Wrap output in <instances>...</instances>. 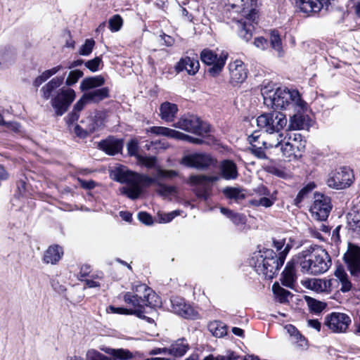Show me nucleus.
I'll list each match as a JSON object with an SVG mask.
<instances>
[{"label":"nucleus","mask_w":360,"mask_h":360,"mask_svg":"<svg viewBox=\"0 0 360 360\" xmlns=\"http://www.w3.org/2000/svg\"><path fill=\"white\" fill-rule=\"evenodd\" d=\"M123 300L126 304L129 307L130 314H134L140 319H145L143 315L145 307H148L143 300L139 299L134 294L127 292L124 294Z\"/></svg>","instance_id":"20"},{"label":"nucleus","mask_w":360,"mask_h":360,"mask_svg":"<svg viewBox=\"0 0 360 360\" xmlns=\"http://www.w3.org/2000/svg\"><path fill=\"white\" fill-rule=\"evenodd\" d=\"M219 169L221 175L224 179H236L238 177L236 165L231 160H226L221 162Z\"/></svg>","instance_id":"28"},{"label":"nucleus","mask_w":360,"mask_h":360,"mask_svg":"<svg viewBox=\"0 0 360 360\" xmlns=\"http://www.w3.org/2000/svg\"><path fill=\"white\" fill-rule=\"evenodd\" d=\"M86 360H110L108 357L95 349H90L86 352Z\"/></svg>","instance_id":"56"},{"label":"nucleus","mask_w":360,"mask_h":360,"mask_svg":"<svg viewBox=\"0 0 360 360\" xmlns=\"http://www.w3.org/2000/svg\"><path fill=\"white\" fill-rule=\"evenodd\" d=\"M94 44H95V41L93 39H86L85 41L84 44L79 49V54L82 55V56L89 55L93 50Z\"/></svg>","instance_id":"55"},{"label":"nucleus","mask_w":360,"mask_h":360,"mask_svg":"<svg viewBox=\"0 0 360 360\" xmlns=\"http://www.w3.org/2000/svg\"><path fill=\"white\" fill-rule=\"evenodd\" d=\"M157 174L156 176L158 181L161 179H172L178 175L175 170H166L161 169L160 167H155Z\"/></svg>","instance_id":"46"},{"label":"nucleus","mask_w":360,"mask_h":360,"mask_svg":"<svg viewBox=\"0 0 360 360\" xmlns=\"http://www.w3.org/2000/svg\"><path fill=\"white\" fill-rule=\"evenodd\" d=\"M229 218L236 225L244 224L245 223V217L243 214L232 212Z\"/></svg>","instance_id":"58"},{"label":"nucleus","mask_w":360,"mask_h":360,"mask_svg":"<svg viewBox=\"0 0 360 360\" xmlns=\"http://www.w3.org/2000/svg\"><path fill=\"white\" fill-rule=\"evenodd\" d=\"M295 264L293 262H288L281 279L282 284L286 287L291 288L295 281Z\"/></svg>","instance_id":"36"},{"label":"nucleus","mask_w":360,"mask_h":360,"mask_svg":"<svg viewBox=\"0 0 360 360\" xmlns=\"http://www.w3.org/2000/svg\"><path fill=\"white\" fill-rule=\"evenodd\" d=\"M101 63V59L99 57H96L92 60H88L85 63V66L89 69L91 72H96L98 70V67Z\"/></svg>","instance_id":"57"},{"label":"nucleus","mask_w":360,"mask_h":360,"mask_svg":"<svg viewBox=\"0 0 360 360\" xmlns=\"http://www.w3.org/2000/svg\"><path fill=\"white\" fill-rule=\"evenodd\" d=\"M300 135L294 134L293 139L290 136L281 144L282 156L288 161H292L301 156L300 148L303 147L300 143Z\"/></svg>","instance_id":"13"},{"label":"nucleus","mask_w":360,"mask_h":360,"mask_svg":"<svg viewBox=\"0 0 360 360\" xmlns=\"http://www.w3.org/2000/svg\"><path fill=\"white\" fill-rule=\"evenodd\" d=\"M297 111V114L291 117L290 120L289 128L292 130H301L307 129L309 126V119L308 116L304 115L301 112L306 111Z\"/></svg>","instance_id":"29"},{"label":"nucleus","mask_w":360,"mask_h":360,"mask_svg":"<svg viewBox=\"0 0 360 360\" xmlns=\"http://www.w3.org/2000/svg\"><path fill=\"white\" fill-rule=\"evenodd\" d=\"M301 271L309 275H319L326 272L331 266L328 253L321 248L302 250L297 256Z\"/></svg>","instance_id":"5"},{"label":"nucleus","mask_w":360,"mask_h":360,"mask_svg":"<svg viewBox=\"0 0 360 360\" xmlns=\"http://www.w3.org/2000/svg\"><path fill=\"white\" fill-rule=\"evenodd\" d=\"M122 146V141L114 138H109L98 143L99 148L110 155H114L119 153L121 151Z\"/></svg>","instance_id":"25"},{"label":"nucleus","mask_w":360,"mask_h":360,"mask_svg":"<svg viewBox=\"0 0 360 360\" xmlns=\"http://www.w3.org/2000/svg\"><path fill=\"white\" fill-rule=\"evenodd\" d=\"M224 195L231 200L238 201L245 198L243 190L238 187H226L222 191Z\"/></svg>","instance_id":"41"},{"label":"nucleus","mask_w":360,"mask_h":360,"mask_svg":"<svg viewBox=\"0 0 360 360\" xmlns=\"http://www.w3.org/2000/svg\"><path fill=\"white\" fill-rule=\"evenodd\" d=\"M239 356L232 351H227L224 355H219L214 357L213 355H209L203 360H238Z\"/></svg>","instance_id":"51"},{"label":"nucleus","mask_w":360,"mask_h":360,"mask_svg":"<svg viewBox=\"0 0 360 360\" xmlns=\"http://www.w3.org/2000/svg\"><path fill=\"white\" fill-rule=\"evenodd\" d=\"M157 186L156 192L164 197H168L176 193V188L175 186L162 184L160 181H158Z\"/></svg>","instance_id":"44"},{"label":"nucleus","mask_w":360,"mask_h":360,"mask_svg":"<svg viewBox=\"0 0 360 360\" xmlns=\"http://www.w3.org/2000/svg\"><path fill=\"white\" fill-rule=\"evenodd\" d=\"M131 294H134L139 299L143 300L148 307H155L160 304L158 295L144 283H137L133 285Z\"/></svg>","instance_id":"14"},{"label":"nucleus","mask_w":360,"mask_h":360,"mask_svg":"<svg viewBox=\"0 0 360 360\" xmlns=\"http://www.w3.org/2000/svg\"><path fill=\"white\" fill-rule=\"evenodd\" d=\"M83 72L79 70H74L70 71L65 80V84L67 86H71L75 84L78 80L82 77Z\"/></svg>","instance_id":"48"},{"label":"nucleus","mask_w":360,"mask_h":360,"mask_svg":"<svg viewBox=\"0 0 360 360\" xmlns=\"http://www.w3.org/2000/svg\"><path fill=\"white\" fill-rule=\"evenodd\" d=\"M306 286L316 292L330 293L338 286V281L335 278H311L306 281Z\"/></svg>","instance_id":"17"},{"label":"nucleus","mask_w":360,"mask_h":360,"mask_svg":"<svg viewBox=\"0 0 360 360\" xmlns=\"http://www.w3.org/2000/svg\"><path fill=\"white\" fill-rule=\"evenodd\" d=\"M138 163L144 165L147 168L155 167L157 158L153 156L137 155Z\"/></svg>","instance_id":"50"},{"label":"nucleus","mask_w":360,"mask_h":360,"mask_svg":"<svg viewBox=\"0 0 360 360\" xmlns=\"http://www.w3.org/2000/svg\"><path fill=\"white\" fill-rule=\"evenodd\" d=\"M148 131L156 135L175 139L177 131L165 127H152Z\"/></svg>","instance_id":"42"},{"label":"nucleus","mask_w":360,"mask_h":360,"mask_svg":"<svg viewBox=\"0 0 360 360\" xmlns=\"http://www.w3.org/2000/svg\"><path fill=\"white\" fill-rule=\"evenodd\" d=\"M63 82V76L55 77L41 89L42 98L45 100L51 98L53 108L55 110L56 115L60 116L67 112L76 96L75 91L68 87H62L57 91Z\"/></svg>","instance_id":"3"},{"label":"nucleus","mask_w":360,"mask_h":360,"mask_svg":"<svg viewBox=\"0 0 360 360\" xmlns=\"http://www.w3.org/2000/svg\"><path fill=\"white\" fill-rule=\"evenodd\" d=\"M332 209L329 197L319 193L314 194V200L310 207L311 217L318 221L326 220Z\"/></svg>","instance_id":"10"},{"label":"nucleus","mask_w":360,"mask_h":360,"mask_svg":"<svg viewBox=\"0 0 360 360\" xmlns=\"http://www.w3.org/2000/svg\"><path fill=\"white\" fill-rule=\"evenodd\" d=\"M105 83L104 78L101 76L90 77L84 79L80 83V89L82 91H87L91 89L101 86Z\"/></svg>","instance_id":"32"},{"label":"nucleus","mask_w":360,"mask_h":360,"mask_svg":"<svg viewBox=\"0 0 360 360\" xmlns=\"http://www.w3.org/2000/svg\"><path fill=\"white\" fill-rule=\"evenodd\" d=\"M107 311L113 314H130L129 309L123 307H115L113 306L108 307Z\"/></svg>","instance_id":"62"},{"label":"nucleus","mask_w":360,"mask_h":360,"mask_svg":"<svg viewBox=\"0 0 360 360\" xmlns=\"http://www.w3.org/2000/svg\"><path fill=\"white\" fill-rule=\"evenodd\" d=\"M307 302L310 310L316 314L322 311L326 307V303L318 301L314 298L308 297Z\"/></svg>","instance_id":"47"},{"label":"nucleus","mask_w":360,"mask_h":360,"mask_svg":"<svg viewBox=\"0 0 360 360\" xmlns=\"http://www.w3.org/2000/svg\"><path fill=\"white\" fill-rule=\"evenodd\" d=\"M275 200V198H268L267 196H263L259 199L251 200L250 203L255 207L262 206L264 207H270L274 205Z\"/></svg>","instance_id":"45"},{"label":"nucleus","mask_w":360,"mask_h":360,"mask_svg":"<svg viewBox=\"0 0 360 360\" xmlns=\"http://www.w3.org/2000/svg\"><path fill=\"white\" fill-rule=\"evenodd\" d=\"M217 180H219L218 176L193 175L189 178V183L197 186L196 195L199 198L206 200L209 196V191L212 183Z\"/></svg>","instance_id":"16"},{"label":"nucleus","mask_w":360,"mask_h":360,"mask_svg":"<svg viewBox=\"0 0 360 360\" xmlns=\"http://www.w3.org/2000/svg\"><path fill=\"white\" fill-rule=\"evenodd\" d=\"M272 290L279 302L284 303L288 302V297L290 295L289 291L281 288L278 283H274L273 285Z\"/></svg>","instance_id":"43"},{"label":"nucleus","mask_w":360,"mask_h":360,"mask_svg":"<svg viewBox=\"0 0 360 360\" xmlns=\"http://www.w3.org/2000/svg\"><path fill=\"white\" fill-rule=\"evenodd\" d=\"M160 117L167 122H172L178 112V107L175 103L168 101L162 103L160 106Z\"/></svg>","instance_id":"27"},{"label":"nucleus","mask_w":360,"mask_h":360,"mask_svg":"<svg viewBox=\"0 0 360 360\" xmlns=\"http://www.w3.org/2000/svg\"><path fill=\"white\" fill-rule=\"evenodd\" d=\"M231 14H240L241 18L237 19V26L240 37L248 41L252 38V22L257 13L252 8L250 0H228Z\"/></svg>","instance_id":"6"},{"label":"nucleus","mask_w":360,"mask_h":360,"mask_svg":"<svg viewBox=\"0 0 360 360\" xmlns=\"http://www.w3.org/2000/svg\"><path fill=\"white\" fill-rule=\"evenodd\" d=\"M229 82L233 85L243 83L248 77V70L244 63L236 60L229 64Z\"/></svg>","instance_id":"19"},{"label":"nucleus","mask_w":360,"mask_h":360,"mask_svg":"<svg viewBox=\"0 0 360 360\" xmlns=\"http://www.w3.org/2000/svg\"><path fill=\"white\" fill-rule=\"evenodd\" d=\"M270 44L271 48L277 52L278 57H283L284 51L282 46V41L278 32L276 30H271L270 32Z\"/></svg>","instance_id":"40"},{"label":"nucleus","mask_w":360,"mask_h":360,"mask_svg":"<svg viewBox=\"0 0 360 360\" xmlns=\"http://www.w3.org/2000/svg\"><path fill=\"white\" fill-rule=\"evenodd\" d=\"M63 69V65H56L55 67H53L49 70L44 71V72L46 75V76L47 77V78L49 79L51 77L55 75L56 74H57L58 72H60Z\"/></svg>","instance_id":"64"},{"label":"nucleus","mask_w":360,"mask_h":360,"mask_svg":"<svg viewBox=\"0 0 360 360\" xmlns=\"http://www.w3.org/2000/svg\"><path fill=\"white\" fill-rule=\"evenodd\" d=\"M354 180L352 171L347 167L340 168L333 173L327 180L329 187L336 189H343L349 187Z\"/></svg>","instance_id":"12"},{"label":"nucleus","mask_w":360,"mask_h":360,"mask_svg":"<svg viewBox=\"0 0 360 360\" xmlns=\"http://www.w3.org/2000/svg\"><path fill=\"white\" fill-rule=\"evenodd\" d=\"M181 163L190 167L203 169L214 163L212 157L205 153H195L182 158Z\"/></svg>","instance_id":"18"},{"label":"nucleus","mask_w":360,"mask_h":360,"mask_svg":"<svg viewBox=\"0 0 360 360\" xmlns=\"http://www.w3.org/2000/svg\"><path fill=\"white\" fill-rule=\"evenodd\" d=\"M290 340L292 344L300 349H303L307 347V339L303 335H302L299 331L295 335V336H292L290 338Z\"/></svg>","instance_id":"53"},{"label":"nucleus","mask_w":360,"mask_h":360,"mask_svg":"<svg viewBox=\"0 0 360 360\" xmlns=\"http://www.w3.org/2000/svg\"><path fill=\"white\" fill-rule=\"evenodd\" d=\"M254 44L256 47L261 49L262 50H264L268 46V41L264 37H257L254 41Z\"/></svg>","instance_id":"63"},{"label":"nucleus","mask_w":360,"mask_h":360,"mask_svg":"<svg viewBox=\"0 0 360 360\" xmlns=\"http://www.w3.org/2000/svg\"><path fill=\"white\" fill-rule=\"evenodd\" d=\"M188 348V344L183 339L179 340L171 345L169 351L174 356H182L186 353Z\"/></svg>","instance_id":"38"},{"label":"nucleus","mask_w":360,"mask_h":360,"mask_svg":"<svg viewBox=\"0 0 360 360\" xmlns=\"http://www.w3.org/2000/svg\"><path fill=\"white\" fill-rule=\"evenodd\" d=\"M63 255V251L60 246L51 245L45 251L43 260L46 264H55L61 259Z\"/></svg>","instance_id":"30"},{"label":"nucleus","mask_w":360,"mask_h":360,"mask_svg":"<svg viewBox=\"0 0 360 360\" xmlns=\"http://www.w3.org/2000/svg\"><path fill=\"white\" fill-rule=\"evenodd\" d=\"M105 353L112 356L115 359L129 360L133 358L132 353L125 349H112L105 347L101 349Z\"/></svg>","instance_id":"35"},{"label":"nucleus","mask_w":360,"mask_h":360,"mask_svg":"<svg viewBox=\"0 0 360 360\" xmlns=\"http://www.w3.org/2000/svg\"><path fill=\"white\" fill-rule=\"evenodd\" d=\"M175 139H179V140L186 141H188L189 143H192L194 144H202V143H204V141L202 139L195 138V137L191 136L189 135L185 134L182 132L178 131H176V135Z\"/></svg>","instance_id":"54"},{"label":"nucleus","mask_w":360,"mask_h":360,"mask_svg":"<svg viewBox=\"0 0 360 360\" xmlns=\"http://www.w3.org/2000/svg\"><path fill=\"white\" fill-rule=\"evenodd\" d=\"M338 283H341L340 290L343 292H349L352 288V283L348 279V276L342 266H338L334 273Z\"/></svg>","instance_id":"34"},{"label":"nucleus","mask_w":360,"mask_h":360,"mask_svg":"<svg viewBox=\"0 0 360 360\" xmlns=\"http://www.w3.org/2000/svg\"><path fill=\"white\" fill-rule=\"evenodd\" d=\"M274 247L279 252L276 255L272 250L266 249L263 252L253 254L250 264L258 274L264 275L267 278H272L284 264L285 257L295 245L293 238L288 237L282 239H274Z\"/></svg>","instance_id":"1"},{"label":"nucleus","mask_w":360,"mask_h":360,"mask_svg":"<svg viewBox=\"0 0 360 360\" xmlns=\"http://www.w3.org/2000/svg\"><path fill=\"white\" fill-rule=\"evenodd\" d=\"M89 103V101H88L85 94H84V95L80 98V99L74 105V111L75 112L81 111L84 108V106Z\"/></svg>","instance_id":"60"},{"label":"nucleus","mask_w":360,"mask_h":360,"mask_svg":"<svg viewBox=\"0 0 360 360\" xmlns=\"http://www.w3.org/2000/svg\"><path fill=\"white\" fill-rule=\"evenodd\" d=\"M256 121L257 126L264 129L266 132L283 130L287 124L285 115L277 111L262 114L257 118Z\"/></svg>","instance_id":"7"},{"label":"nucleus","mask_w":360,"mask_h":360,"mask_svg":"<svg viewBox=\"0 0 360 360\" xmlns=\"http://www.w3.org/2000/svg\"><path fill=\"white\" fill-rule=\"evenodd\" d=\"M347 224L349 230L360 234V210H352L347 214Z\"/></svg>","instance_id":"33"},{"label":"nucleus","mask_w":360,"mask_h":360,"mask_svg":"<svg viewBox=\"0 0 360 360\" xmlns=\"http://www.w3.org/2000/svg\"><path fill=\"white\" fill-rule=\"evenodd\" d=\"M200 64L197 59L185 57L180 60L176 65V70L179 72L186 70L189 75H195L199 70Z\"/></svg>","instance_id":"26"},{"label":"nucleus","mask_w":360,"mask_h":360,"mask_svg":"<svg viewBox=\"0 0 360 360\" xmlns=\"http://www.w3.org/2000/svg\"><path fill=\"white\" fill-rule=\"evenodd\" d=\"M174 127L199 136H204L210 131V125L194 115L181 117Z\"/></svg>","instance_id":"8"},{"label":"nucleus","mask_w":360,"mask_h":360,"mask_svg":"<svg viewBox=\"0 0 360 360\" xmlns=\"http://www.w3.org/2000/svg\"><path fill=\"white\" fill-rule=\"evenodd\" d=\"M172 309L174 313L186 319H195L198 313L189 304H186L181 297H174L171 300Z\"/></svg>","instance_id":"21"},{"label":"nucleus","mask_w":360,"mask_h":360,"mask_svg":"<svg viewBox=\"0 0 360 360\" xmlns=\"http://www.w3.org/2000/svg\"><path fill=\"white\" fill-rule=\"evenodd\" d=\"M85 95L89 103H98L109 96V90L104 87L85 93Z\"/></svg>","instance_id":"37"},{"label":"nucleus","mask_w":360,"mask_h":360,"mask_svg":"<svg viewBox=\"0 0 360 360\" xmlns=\"http://www.w3.org/2000/svg\"><path fill=\"white\" fill-rule=\"evenodd\" d=\"M344 260L351 274L360 277V248L349 243L347 250L344 255Z\"/></svg>","instance_id":"15"},{"label":"nucleus","mask_w":360,"mask_h":360,"mask_svg":"<svg viewBox=\"0 0 360 360\" xmlns=\"http://www.w3.org/2000/svg\"><path fill=\"white\" fill-rule=\"evenodd\" d=\"M109 28L111 32H115L119 31L123 25L122 18L120 15H114L109 19Z\"/></svg>","instance_id":"49"},{"label":"nucleus","mask_w":360,"mask_h":360,"mask_svg":"<svg viewBox=\"0 0 360 360\" xmlns=\"http://www.w3.org/2000/svg\"><path fill=\"white\" fill-rule=\"evenodd\" d=\"M180 214L179 211H173L167 214H160V222L167 223L171 221L175 217Z\"/></svg>","instance_id":"59"},{"label":"nucleus","mask_w":360,"mask_h":360,"mask_svg":"<svg viewBox=\"0 0 360 360\" xmlns=\"http://www.w3.org/2000/svg\"><path fill=\"white\" fill-rule=\"evenodd\" d=\"M115 179L120 183L127 184L120 189V192L131 200L139 197L143 187H147L152 184L157 185L158 183L156 176L150 177L146 174L134 172L124 167L119 168L117 170Z\"/></svg>","instance_id":"4"},{"label":"nucleus","mask_w":360,"mask_h":360,"mask_svg":"<svg viewBox=\"0 0 360 360\" xmlns=\"http://www.w3.org/2000/svg\"><path fill=\"white\" fill-rule=\"evenodd\" d=\"M261 136L257 132L253 133L248 136V141L251 145L250 150L255 156L261 159L266 158V154L262 148L264 147L261 143Z\"/></svg>","instance_id":"31"},{"label":"nucleus","mask_w":360,"mask_h":360,"mask_svg":"<svg viewBox=\"0 0 360 360\" xmlns=\"http://www.w3.org/2000/svg\"><path fill=\"white\" fill-rule=\"evenodd\" d=\"M315 187L314 183H311L304 186L297 195L295 199V205H298L299 203L310 193Z\"/></svg>","instance_id":"52"},{"label":"nucleus","mask_w":360,"mask_h":360,"mask_svg":"<svg viewBox=\"0 0 360 360\" xmlns=\"http://www.w3.org/2000/svg\"><path fill=\"white\" fill-rule=\"evenodd\" d=\"M323 323L332 333H345L352 323V319L345 313L333 311L325 316Z\"/></svg>","instance_id":"9"},{"label":"nucleus","mask_w":360,"mask_h":360,"mask_svg":"<svg viewBox=\"0 0 360 360\" xmlns=\"http://www.w3.org/2000/svg\"><path fill=\"white\" fill-rule=\"evenodd\" d=\"M106 113L105 112H97L94 116H89L82 122L85 127V133L91 134L101 129L105 122Z\"/></svg>","instance_id":"23"},{"label":"nucleus","mask_w":360,"mask_h":360,"mask_svg":"<svg viewBox=\"0 0 360 360\" xmlns=\"http://www.w3.org/2000/svg\"><path fill=\"white\" fill-rule=\"evenodd\" d=\"M286 139L283 130H278L272 132H266L261 140V143L264 148H271L281 146Z\"/></svg>","instance_id":"24"},{"label":"nucleus","mask_w":360,"mask_h":360,"mask_svg":"<svg viewBox=\"0 0 360 360\" xmlns=\"http://www.w3.org/2000/svg\"><path fill=\"white\" fill-rule=\"evenodd\" d=\"M331 0H295L297 7L300 11L309 15L311 13H317L327 6Z\"/></svg>","instance_id":"22"},{"label":"nucleus","mask_w":360,"mask_h":360,"mask_svg":"<svg viewBox=\"0 0 360 360\" xmlns=\"http://www.w3.org/2000/svg\"><path fill=\"white\" fill-rule=\"evenodd\" d=\"M139 219L146 225H150L153 224V219L150 214L146 212H141L138 214Z\"/></svg>","instance_id":"61"},{"label":"nucleus","mask_w":360,"mask_h":360,"mask_svg":"<svg viewBox=\"0 0 360 360\" xmlns=\"http://www.w3.org/2000/svg\"><path fill=\"white\" fill-rule=\"evenodd\" d=\"M262 95L264 103L271 108L282 110L292 106L298 112L307 109V103L296 89L276 87L274 84H268L262 89Z\"/></svg>","instance_id":"2"},{"label":"nucleus","mask_w":360,"mask_h":360,"mask_svg":"<svg viewBox=\"0 0 360 360\" xmlns=\"http://www.w3.org/2000/svg\"><path fill=\"white\" fill-rule=\"evenodd\" d=\"M227 58V54L221 53L219 56L214 51L209 49H204L200 53L201 60L208 65H212L208 72L210 75L215 77L222 70Z\"/></svg>","instance_id":"11"},{"label":"nucleus","mask_w":360,"mask_h":360,"mask_svg":"<svg viewBox=\"0 0 360 360\" xmlns=\"http://www.w3.org/2000/svg\"><path fill=\"white\" fill-rule=\"evenodd\" d=\"M207 328L209 331L217 338H222L227 333L226 326L219 321H211Z\"/></svg>","instance_id":"39"}]
</instances>
